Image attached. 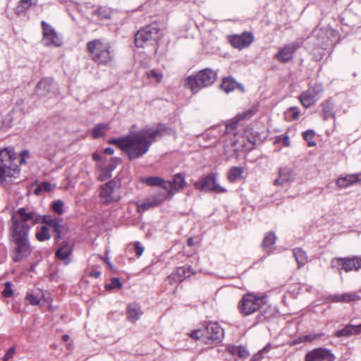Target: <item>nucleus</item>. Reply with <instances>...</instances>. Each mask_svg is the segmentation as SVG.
Instances as JSON below:
<instances>
[{
  "instance_id": "obj_37",
  "label": "nucleus",
  "mask_w": 361,
  "mask_h": 361,
  "mask_svg": "<svg viewBox=\"0 0 361 361\" xmlns=\"http://www.w3.org/2000/svg\"><path fill=\"white\" fill-rule=\"evenodd\" d=\"M35 237L37 240L41 242L49 240L51 235L48 227L47 226H42L39 231L36 233Z\"/></svg>"
},
{
  "instance_id": "obj_32",
  "label": "nucleus",
  "mask_w": 361,
  "mask_h": 361,
  "mask_svg": "<svg viewBox=\"0 0 361 361\" xmlns=\"http://www.w3.org/2000/svg\"><path fill=\"white\" fill-rule=\"evenodd\" d=\"M244 169L241 166H233L231 167L228 173V180L231 182H235L237 180L241 178L243 173Z\"/></svg>"
},
{
  "instance_id": "obj_47",
  "label": "nucleus",
  "mask_w": 361,
  "mask_h": 361,
  "mask_svg": "<svg viewBox=\"0 0 361 361\" xmlns=\"http://www.w3.org/2000/svg\"><path fill=\"white\" fill-rule=\"evenodd\" d=\"M122 287V283L118 278H114L111 279V283L106 285V288L111 290L114 288L120 289Z\"/></svg>"
},
{
  "instance_id": "obj_20",
  "label": "nucleus",
  "mask_w": 361,
  "mask_h": 361,
  "mask_svg": "<svg viewBox=\"0 0 361 361\" xmlns=\"http://www.w3.org/2000/svg\"><path fill=\"white\" fill-rule=\"evenodd\" d=\"M361 181V173L349 174L345 177H341L336 180V185L338 188H347Z\"/></svg>"
},
{
  "instance_id": "obj_61",
  "label": "nucleus",
  "mask_w": 361,
  "mask_h": 361,
  "mask_svg": "<svg viewBox=\"0 0 361 361\" xmlns=\"http://www.w3.org/2000/svg\"><path fill=\"white\" fill-rule=\"evenodd\" d=\"M355 335L361 334V324L359 325H354Z\"/></svg>"
},
{
  "instance_id": "obj_29",
  "label": "nucleus",
  "mask_w": 361,
  "mask_h": 361,
  "mask_svg": "<svg viewBox=\"0 0 361 361\" xmlns=\"http://www.w3.org/2000/svg\"><path fill=\"white\" fill-rule=\"evenodd\" d=\"M293 252L298 268L303 267L307 262V255L306 252L299 247L293 249Z\"/></svg>"
},
{
  "instance_id": "obj_2",
  "label": "nucleus",
  "mask_w": 361,
  "mask_h": 361,
  "mask_svg": "<svg viewBox=\"0 0 361 361\" xmlns=\"http://www.w3.org/2000/svg\"><path fill=\"white\" fill-rule=\"evenodd\" d=\"M11 242L14 245L12 259L15 262L27 258L32 252L29 241L30 225L25 222H19L18 217L13 215L11 219Z\"/></svg>"
},
{
  "instance_id": "obj_18",
  "label": "nucleus",
  "mask_w": 361,
  "mask_h": 361,
  "mask_svg": "<svg viewBox=\"0 0 361 361\" xmlns=\"http://www.w3.org/2000/svg\"><path fill=\"white\" fill-rule=\"evenodd\" d=\"M321 92V90H315L314 88H310L302 92L300 96V100L302 106L305 108L310 107L317 101V95Z\"/></svg>"
},
{
  "instance_id": "obj_48",
  "label": "nucleus",
  "mask_w": 361,
  "mask_h": 361,
  "mask_svg": "<svg viewBox=\"0 0 361 361\" xmlns=\"http://www.w3.org/2000/svg\"><path fill=\"white\" fill-rule=\"evenodd\" d=\"M152 197L156 200L157 203L160 205L167 199L168 195L164 192H158L152 195Z\"/></svg>"
},
{
  "instance_id": "obj_46",
  "label": "nucleus",
  "mask_w": 361,
  "mask_h": 361,
  "mask_svg": "<svg viewBox=\"0 0 361 361\" xmlns=\"http://www.w3.org/2000/svg\"><path fill=\"white\" fill-rule=\"evenodd\" d=\"M63 202L61 200H56L51 205L52 210L59 215L63 213Z\"/></svg>"
},
{
  "instance_id": "obj_17",
  "label": "nucleus",
  "mask_w": 361,
  "mask_h": 361,
  "mask_svg": "<svg viewBox=\"0 0 361 361\" xmlns=\"http://www.w3.org/2000/svg\"><path fill=\"white\" fill-rule=\"evenodd\" d=\"M205 337L214 341H221L224 336V330L216 322H209L205 327Z\"/></svg>"
},
{
  "instance_id": "obj_27",
  "label": "nucleus",
  "mask_w": 361,
  "mask_h": 361,
  "mask_svg": "<svg viewBox=\"0 0 361 361\" xmlns=\"http://www.w3.org/2000/svg\"><path fill=\"white\" fill-rule=\"evenodd\" d=\"M228 350L234 357H238L241 360H245L250 355L247 350L243 346H231L228 348Z\"/></svg>"
},
{
  "instance_id": "obj_35",
  "label": "nucleus",
  "mask_w": 361,
  "mask_h": 361,
  "mask_svg": "<svg viewBox=\"0 0 361 361\" xmlns=\"http://www.w3.org/2000/svg\"><path fill=\"white\" fill-rule=\"evenodd\" d=\"M13 113L12 111L5 114L1 121V129L3 130L10 129L13 126Z\"/></svg>"
},
{
  "instance_id": "obj_41",
  "label": "nucleus",
  "mask_w": 361,
  "mask_h": 361,
  "mask_svg": "<svg viewBox=\"0 0 361 361\" xmlns=\"http://www.w3.org/2000/svg\"><path fill=\"white\" fill-rule=\"evenodd\" d=\"M61 220L55 219L52 224L50 226L53 228L54 232L56 233V239H60L63 232V226L61 224Z\"/></svg>"
},
{
  "instance_id": "obj_21",
  "label": "nucleus",
  "mask_w": 361,
  "mask_h": 361,
  "mask_svg": "<svg viewBox=\"0 0 361 361\" xmlns=\"http://www.w3.org/2000/svg\"><path fill=\"white\" fill-rule=\"evenodd\" d=\"M221 88L226 93L233 92L236 88L239 89L242 92H245L244 86L240 83H238L231 77H226L223 78L222 82L221 84Z\"/></svg>"
},
{
  "instance_id": "obj_31",
  "label": "nucleus",
  "mask_w": 361,
  "mask_h": 361,
  "mask_svg": "<svg viewBox=\"0 0 361 361\" xmlns=\"http://www.w3.org/2000/svg\"><path fill=\"white\" fill-rule=\"evenodd\" d=\"M109 129V124L100 123L96 125L92 130V135L94 139H98L105 136V131Z\"/></svg>"
},
{
  "instance_id": "obj_5",
  "label": "nucleus",
  "mask_w": 361,
  "mask_h": 361,
  "mask_svg": "<svg viewBox=\"0 0 361 361\" xmlns=\"http://www.w3.org/2000/svg\"><path fill=\"white\" fill-rule=\"evenodd\" d=\"M217 79V73L212 68H207L199 71L196 75L188 76L185 81L195 94L201 88L212 85Z\"/></svg>"
},
{
  "instance_id": "obj_28",
  "label": "nucleus",
  "mask_w": 361,
  "mask_h": 361,
  "mask_svg": "<svg viewBox=\"0 0 361 361\" xmlns=\"http://www.w3.org/2000/svg\"><path fill=\"white\" fill-rule=\"evenodd\" d=\"M138 212H143L147 210L150 208H153L159 206V204L157 203L156 200H154L152 195L145 199L142 202H140L137 204Z\"/></svg>"
},
{
  "instance_id": "obj_8",
  "label": "nucleus",
  "mask_w": 361,
  "mask_h": 361,
  "mask_svg": "<svg viewBox=\"0 0 361 361\" xmlns=\"http://www.w3.org/2000/svg\"><path fill=\"white\" fill-rule=\"evenodd\" d=\"M219 173L212 172L203 177L199 181L195 183L194 186L199 190H204L207 192H214L216 193H224L227 190L225 188L221 186L217 179Z\"/></svg>"
},
{
  "instance_id": "obj_14",
  "label": "nucleus",
  "mask_w": 361,
  "mask_h": 361,
  "mask_svg": "<svg viewBox=\"0 0 361 361\" xmlns=\"http://www.w3.org/2000/svg\"><path fill=\"white\" fill-rule=\"evenodd\" d=\"M13 215L18 217L19 222L31 221L32 225L40 224L39 214L28 208H19Z\"/></svg>"
},
{
  "instance_id": "obj_7",
  "label": "nucleus",
  "mask_w": 361,
  "mask_h": 361,
  "mask_svg": "<svg viewBox=\"0 0 361 361\" xmlns=\"http://www.w3.org/2000/svg\"><path fill=\"white\" fill-rule=\"evenodd\" d=\"M161 36V30L157 26L149 25L137 32L135 36V43L137 47H144L145 44L157 41Z\"/></svg>"
},
{
  "instance_id": "obj_63",
  "label": "nucleus",
  "mask_w": 361,
  "mask_h": 361,
  "mask_svg": "<svg viewBox=\"0 0 361 361\" xmlns=\"http://www.w3.org/2000/svg\"><path fill=\"white\" fill-rule=\"evenodd\" d=\"M92 158L94 161H100L102 159L101 156L97 153L93 154Z\"/></svg>"
},
{
  "instance_id": "obj_39",
  "label": "nucleus",
  "mask_w": 361,
  "mask_h": 361,
  "mask_svg": "<svg viewBox=\"0 0 361 361\" xmlns=\"http://www.w3.org/2000/svg\"><path fill=\"white\" fill-rule=\"evenodd\" d=\"M93 14L99 19H109L111 17V11L109 8L99 7L94 11Z\"/></svg>"
},
{
  "instance_id": "obj_6",
  "label": "nucleus",
  "mask_w": 361,
  "mask_h": 361,
  "mask_svg": "<svg viewBox=\"0 0 361 361\" xmlns=\"http://www.w3.org/2000/svg\"><path fill=\"white\" fill-rule=\"evenodd\" d=\"M16 159L13 148H4L0 150V183L6 181V177H12L16 165L14 163Z\"/></svg>"
},
{
  "instance_id": "obj_58",
  "label": "nucleus",
  "mask_w": 361,
  "mask_h": 361,
  "mask_svg": "<svg viewBox=\"0 0 361 361\" xmlns=\"http://www.w3.org/2000/svg\"><path fill=\"white\" fill-rule=\"evenodd\" d=\"M88 275L91 277H94V278H99L100 276H101V272L99 271H97V270H93V271H91Z\"/></svg>"
},
{
  "instance_id": "obj_56",
  "label": "nucleus",
  "mask_w": 361,
  "mask_h": 361,
  "mask_svg": "<svg viewBox=\"0 0 361 361\" xmlns=\"http://www.w3.org/2000/svg\"><path fill=\"white\" fill-rule=\"evenodd\" d=\"M121 162V159L119 158H114V163L109 164L106 169L107 171L111 173L112 171H114L116 168V166L118 163Z\"/></svg>"
},
{
  "instance_id": "obj_44",
  "label": "nucleus",
  "mask_w": 361,
  "mask_h": 361,
  "mask_svg": "<svg viewBox=\"0 0 361 361\" xmlns=\"http://www.w3.org/2000/svg\"><path fill=\"white\" fill-rule=\"evenodd\" d=\"M159 187H161L162 189L165 190L164 192L166 193L167 195H169L170 197H172L175 192L172 188V185L171 181H165L163 179V182L161 184L159 185Z\"/></svg>"
},
{
  "instance_id": "obj_22",
  "label": "nucleus",
  "mask_w": 361,
  "mask_h": 361,
  "mask_svg": "<svg viewBox=\"0 0 361 361\" xmlns=\"http://www.w3.org/2000/svg\"><path fill=\"white\" fill-rule=\"evenodd\" d=\"M73 251V245L66 243L56 252V257L59 259L64 261L65 264H68L71 262L69 256Z\"/></svg>"
},
{
  "instance_id": "obj_62",
  "label": "nucleus",
  "mask_w": 361,
  "mask_h": 361,
  "mask_svg": "<svg viewBox=\"0 0 361 361\" xmlns=\"http://www.w3.org/2000/svg\"><path fill=\"white\" fill-rule=\"evenodd\" d=\"M114 152V150L113 148L111 147H107L104 149V153L107 154H113Z\"/></svg>"
},
{
  "instance_id": "obj_54",
  "label": "nucleus",
  "mask_w": 361,
  "mask_h": 361,
  "mask_svg": "<svg viewBox=\"0 0 361 361\" xmlns=\"http://www.w3.org/2000/svg\"><path fill=\"white\" fill-rule=\"evenodd\" d=\"M148 76L155 78L157 82H159L162 78L161 73L154 69L149 71Z\"/></svg>"
},
{
  "instance_id": "obj_45",
  "label": "nucleus",
  "mask_w": 361,
  "mask_h": 361,
  "mask_svg": "<svg viewBox=\"0 0 361 361\" xmlns=\"http://www.w3.org/2000/svg\"><path fill=\"white\" fill-rule=\"evenodd\" d=\"M178 274L183 278H188L191 274H193L192 268L190 266L180 267L178 269Z\"/></svg>"
},
{
  "instance_id": "obj_49",
  "label": "nucleus",
  "mask_w": 361,
  "mask_h": 361,
  "mask_svg": "<svg viewBox=\"0 0 361 361\" xmlns=\"http://www.w3.org/2000/svg\"><path fill=\"white\" fill-rule=\"evenodd\" d=\"M13 294V290H12V284L11 282L7 281L5 283L4 289L2 291V295L5 298H9L12 296Z\"/></svg>"
},
{
  "instance_id": "obj_30",
  "label": "nucleus",
  "mask_w": 361,
  "mask_h": 361,
  "mask_svg": "<svg viewBox=\"0 0 361 361\" xmlns=\"http://www.w3.org/2000/svg\"><path fill=\"white\" fill-rule=\"evenodd\" d=\"M171 183L175 192L183 190L186 185L184 176L181 173L176 174Z\"/></svg>"
},
{
  "instance_id": "obj_12",
  "label": "nucleus",
  "mask_w": 361,
  "mask_h": 361,
  "mask_svg": "<svg viewBox=\"0 0 361 361\" xmlns=\"http://www.w3.org/2000/svg\"><path fill=\"white\" fill-rule=\"evenodd\" d=\"M335 356L331 350L319 348L307 353L305 357V361H334Z\"/></svg>"
},
{
  "instance_id": "obj_53",
  "label": "nucleus",
  "mask_w": 361,
  "mask_h": 361,
  "mask_svg": "<svg viewBox=\"0 0 361 361\" xmlns=\"http://www.w3.org/2000/svg\"><path fill=\"white\" fill-rule=\"evenodd\" d=\"M40 217V224L44 223L49 226H51L53 223V221H55V219H54L51 216L49 215H45V216H41L39 214Z\"/></svg>"
},
{
  "instance_id": "obj_38",
  "label": "nucleus",
  "mask_w": 361,
  "mask_h": 361,
  "mask_svg": "<svg viewBox=\"0 0 361 361\" xmlns=\"http://www.w3.org/2000/svg\"><path fill=\"white\" fill-rule=\"evenodd\" d=\"M141 182L149 186H159L163 182V178L158 176H150L142 178Z\"/></svg>"
},
{
  "instance_id": "obj_19",
  "label": "nucleus",
  "mask_w": 361,
  "mask_h": 361,
  "mask_svg": "<svg viewBox=\"0 0 361 361\" xmlns=\"http://www.w3.org/2000/svg\"><path fill=\"white\" fill-rule=\"evenodd\" d=\"M295 173L291 169L281 168L279 171V178L274 180L275 185H282L284 183L293 181Z\"/></svg>"
},
{
  "instance_id": "obj_24",
  "label": "nucleus",
  "mask_w": 361,
  "mask_h": 361,
  "mask_svg": "<svg viewBox=\"0 0 361 361\" xmlns=\"http://www.w3.org/2000/svg\"><path fill=\"white\" fill-rule=\"evenodd\" d=\"M142 314L140 306L137 303L129 304L127 308V318L129 321L135 322Z\"/></svg>"
},
{
  "instance_id": "obj_25",
  "label": "nucleus",
  "mask_w": 361,
  "mask_h": 361,
  "mask_svg": "<svg viewBox=\"0 0 361 361\" xmlns=\"http://www.w3.org/2000/svg\"><path fill=\"white\" fill-rule=\"evenodd\" d=\"M276 240V237L274 232H269L264 236L262 247L267 253L269 254L272 252Z\"/></svg>"
},
{
  "instance_id": "obj_11",
  "label": "nucleus",
  "mask_w": 361,
  "mask_h": 361,
  "mask_svg": "<svg viewBox=\"0 0 361 361\" xmlns=\"http://www.w3.org/2000/svg\"><path fill=\"white\" fill-rule=\"evenodd\" d=\"M116 185V181L110 180L101 186L99 195L104 204H108L120 200V195L115 192Z\"/></svg>"
},
{
  "instance_id": "obj_16",
  "label": "nucleus",
  "mask_w": 361,
  "mask_h": 361,
  "mask_svg": "<svg viewBox=\"0 0 361 361\" xmlns=\"http://www.w3.org/2000/svg\"><path fill=\"white\" fill-rule=\"evenodd\" d=\"M56 88L52 78H45L42 79L36 85L35 92L39 97H46L49 93L52 92Z\"/></svg>"
},
{
  "instance_id": "obj_52",
  "label": "nucleus",
  "mask_w": 361,
  "mask_h": 361,
  "mask_svg": "<svg viewBox=\"0 0 361 361\" xmlns=\"http://www.w3.org/2000/svg\"><path fill=\"white\" fill-rule=\"evenodd\" d=\"M134 250L137 257H140L145 250L144 247L138 241H136L133 244Z\"/></svg>"
},
{
  "instance_id": "obj_34",
  "label": "nucleus",
  "mask_w": 361,
  "mask_h": 361,
  "mask_svg": "<svg viewBox=\"0 0 361 361\" xmlns=\"http://www.w3.org/2000/svg\"><path fill=\"white\" fill-rule=\"evenodd\" d=\"M352 335H355L354 325L353 324H348L343 329L338 330L334 334V336L337 338L348 337Z\"/></svg>"
},
{
  "instance_id": "obj_15",
  "label": "nucleus",
  "mask_w": 361,
  "mask_h": 361,
  "mask_svg": "<svg viewBox=\"0 0 361 361\" xmlns=\"http://www.w3.org/2000/svg\"><path fill=\"white\" fill-rule=\"evenodd\" d=\"M254 40L252 33L245 32L241 35H233L230 38L231 45L236 49H242L249 47Z\"/></svg>"
},
{
  "instance_id": "obj_33",
  "label": "nucleus",
  "mask_w": 361,
  "mask_h": 361,
  "mask_svg": "<svg viewBox=\"0 0 361 361\" xmlns=\"http://www.w3.org/2000/svg\"><path fill=\"white\" fill-rule=\"evenodd\" d=\"M37 0H20L19 4L16 7L15 12L20 14L28 10L32 6L36 5Z\"/></svg>"
},
{
  "instance_id": "obj_59",
  "label": "nucleus",
  "mask_w": 361,
  "mask_h": 361,
  "mask_svg": "<svg viewBox=\"0 0 361 361\" xmlns=\"http://www.w3.org/2000/svg\"><path fill=\"white\" fill-rule=\"evenodd\" d=\"M29 157V152L26 149L25 150H23L21 152V159H20V162L21 163H25V157Z\"/></svg>"
},
{
  "instance_id": "obj_50",
  "label": "nucleus",
  "mask_w": 361,
  "mask_h": 361,
  "mask_svg": "<svg viewBox=\"0 0 361 361\" xmlns=\"http://www.w3.org/2000/svg\"><path fill=\"white\" fill-rule=\"evenodd\" d=\"M189 336L195 340H199L201 338H202L203 336H205L204 331L201 330V329H196V330L191 331V333L189 334Z\"/></svg>"
},
{
  "instance_id": "obj_55",
  "label": "nucleus",
  "mask_w": 361,
  "mask_h": 361,
  "mask_svg": "<svg viewBox=\"0 0 361 361\" xmlns=\"http://www.w3.org/2000/svg\"><path fill=\"white\" fill-rule=\"evenodd\" d=\"M342 294H334L330 295L328 297V300L332 302H343Z\"/></svg>"
},
{
  "instance_id": "obj_51",
  "label": "nucleus",
  "mask_w": 361,
  "mask_h": 361,
  "mask_svg": "<svg viewBox=\"0 0 361 361\" xmlns=\"http://www.w3.org/2000/svg\"><path fill=\"white\" fill-rule=\"evenodd\" d=\"M25 299L29 302V303L32 305H37L39 303V299L32 294H27L25 296Z\"/></svg>"
},
{
  "instance_id": "obj_23",
  "label": "nucleus",
  "mask_w": 361,
  "mask_h": 361,
  "mask_svg": "<svg viewBox=\"0 0 361 361\" xmlns=\"http://www.w3.org/2000/svg\"><path fill=\"white\" fill-rule=\"evenodd\" d=\"M255 113L253 109H249L242 114H238L233 120H231L226 124V129L235 130L237 128L238 123L240 121L251 118Z\"/></svg>"
},
{
  "instance_id": "obj_57",
  "label": "nucleus",
  "mask_w": 361,
  "mask_h": 361,
  "mask_svg": "<svg viewBox=\"0 0 361 361\" xmlns=\"http://www.w3.org/2000/svg\"><path fill=\"white\" fill-rule=\"evenodd\" d=\"M42 191L50 192L52 190L53 187L49 182H43L40 184Z\"/></svg>"
},
{
  "instance_id": "obj_4",
  "label": "nucleus",
  "mask_w": 361,
  "mask_h": 361,
  "mask_svg": "<svg viewBox=\"0 0 361 361\" xmlns=\"http://www.w3.org/2000/svg\"><path fill=\"white\" fill-rule=\"evenodd\" d=\"M267 296L264 293H247L238 302V310L243 316L250 315L258 311L266 304Z\"/></svg>"
},
{
  "instance_id": "obj_9",
  "label": "nucleus",
  "mask_w": 361,
  "mask_h": 361,
  "mask_svg": "<svg viewBox=\"0 0 361 361\" xmlns=\"http://www.w3.org/2000/svg\"><path fill=\"white\" fill-rule=\"evenodd\" d=\"M304 44V39L298 38L295 41L284 45L280 48L279 51L274 55V59L281 63H286L290 61L294 56L295 51Z\"/></svg>"
},
{
  "instance_id": "obj_60",
  "label": "nucleus",
  "mask_w": 361,
  "mask_h": 361,
  "mask_svg": "<svg viewBox=\"0 0 361 361\" xmlns=\"http://www.w3.org/2000/svg\"><path fill=\"white\" fill-rule=\"evenodd\" d=\"M15 353H16V348L14 346H13V347H11L8 350L6 355H7V357H9L10 358H11L13 356V355L15 354Z\"/></svg>"
},
{
  "instance_id": "obj_43",
  "label": "nucleus",
  "mask_w": 361,
  "mask_h": 361,
  "mask_svg": "<svg viewBox=\"0 0 361 361\" xmlns=\"http://www.w3.org/2000/svg\"><path fill=\"white\" fill-rule=\"evenodd\" d=\"M341 298L343 302H354L360 299V296L355 292L343 293Z\"/></svg>"
},
{
  "instance_id": "obj_10",
  "label": "nucleus",
  "mask_w": 361,
  "mask_h": 361,
  "mask_svg": "<svg viewBox=\"0 0 361 361\" xmlns=\"http://www.w3.org/2000/svg\"><path fill=\"white\" fill-rule=\"evenodd\" d=\"M333 263H336V265L339 267L338 269L344 270L345 272L353 270L359 271L361 269V255L336 258L333 260Z\"/></svg>"
},
{
  "instance_id": "obj_42",
  "label": "nucleus",
  "mask_w": 361,
  "mask_h": 361,
  "mask_svg": "<svg viewBox=\"0 0 361 361\" xmlns=\"http://www.w3.org/2000/svg\"><path fill=\"white\" fill-rule=\"evenodd\" d=\"M300 111L296 107H290L285 112L287 120H295L299 117Z\"/></svg>"
},
{
  "instance_id": "obj_36",
  "label": "nucleus",
  "mask_w": 361,
  "mask_h": 361,
  "mask_svg": "<svg viewBox=\"0 0 361 361\" xmlns=\"http://www.w3.org/2000/svg\"><path fill=\"white\" fill-rule=\"evenodd\" d=\"M322 335H323L322 334H320L305 335L303 336H300V337L294 339L293 341H292L290 345H298L302 342H307V341L310 342V341H314L316 339L320 338Z\"/></svg>"
},
{
  "instance_id": "obj_40",
  "label": "nucleus",
  "mask_w": 361,
  "mask_h": 361,
  "mask_svg": "<svg viewBox=\"0 0 361 361\" xmlns=\"http://www.w3.org/2000/svg\"><path fill=\"white\" fill-rule=\"evenodd\" d=\"M315 136V132L312 130H307L302 133L303 139L307 142L308 145L313 147L316 145V142L314 141Z\"/></svg>"
},
{
  "instance_id": "obj_3",
  "label": "nucleus",
  "mask_w": 361,
  "mask_h": 361,
  "mask_svg": "<svg viewBox=\"0 0 361 361\" xmlns=\"http://www.w3.org/2000/svg\"><path fill=\"white\" fill-rule=\"evenodd\" d=\"M86 47L91 59L99 65L107 66L114 60V54L108 42L96 39L88 42Z\"/></svg>"
},
{
  "instance_id": "obj_26",
  "label": "nucleus",
  "mask_w": 361,
  "mask_h": 361,
  "mask_svg": "<svg viewBox=\"0 0 361 361\" xmlns=\"http://www.w3.org/2000/svg\"><path fill=\"white\" fill-rule=\"evenodd\" d=\"M322 115L324 120H327L330 118H335V114L334 112V104L331 101H324L322 104Z\"/></svg>"
},
{
  "instance_id": "obj_64",
  "label": "nucleus",
  "mask_w": 361,
  "mask_h": 361,
  "mask_svg": "<svg viewBox=\"0 0 361 361\" xmlns=\"http://www.w3.org/2000/svg\"><path fill=\"white\" fill-rule=\"evenodd\" d=\"M42 191V189L41 188V185H39L34 191V193L36 195H39L41 192Z\"/></svg>"
},
{
  "instance_id": "obj_13",
  "label": "nucleus",
  "mask_w": 361,
  "mask_h": 361,
  "mask_svg": "<svg viewBox=\"0 0 361 361\" xmlns=\"http://www.w3.org/2000/svg\"><path fill=\"white\" fill-rule=\"evenodd\" d=\"M43 31V42L46 46L54 45L59 47L61 42L55 30L45 21L41 23Z\"/></svg>"
},
{
  "instance_id": "obj_1",
  "label": "nucleus",
  "mask_w": 361,
  "mask_h": 361,
  "mask_svg": "<svg viewBox=\"0 0 361 361\" xmlns=\"http://www.w3.org/2000/svg\"><path fill=\"white\" fill-rule=\"evenodd\" d=\"M161 133L160 129L154 130L146 127L126 136L110 139L108 142L118 147L128 155L130 160H133L145 154Z\"/></svg>"
}]
</instances>
